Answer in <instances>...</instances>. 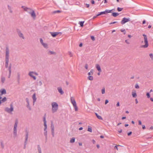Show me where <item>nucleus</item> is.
Instances as JSON below:
<instances>
[{
    "instance_id": "nucleus-16",
    "label": "nucleus",
    "mask_w": 153,
    "mask_h": 153,
    "mask_svg": "<svg viewBox=\"0 0 153 153\" xmlns=\"http://www.w3.org/2000/svg\"><path fill=\"white\" fill-rule=\"evenodd\" d=\"M50 33L53 37H55L59 33L58 32H50Z\"/></svg>"
},
{
    "instance_id": "nucleus-19",
    "label": "nucleus",
    "mask_w": 153,
    "mask_h": 153,
    "mask_svg": "<svg viewBox=\"0 0 153 153\" xmlns=\"http://www.w3.org/2000/svg\"><path fill=\"white\" fill-rule=\"evenodd\" d=\"M9 59H5V67L6 68L8 67Z\"/></svg>"
},
{
    "instance_id": "nucleus-56",
    "label": "nucleus",
    "mask_w": 153,
    "mask_h": 153,
    "mask_svg": "<svg viewBox=\"0 0 153 153\" xmlns=\"http://www.w3.org/2000/svg\"><path fill=\"white\" fill-rule=\"evenodd\" d=\"M108 102V100H106L105 101V104H106Z\"/></svg>"
},
{
    "instance_id": "nucleus-42",
    "label": "nucleus",
    "mask_w": 153,
    "mask_h": 153,
    "mask_svg": "<svg viewBox=\"0 0 153 153\" xmlns=\"http://www.w3.org/2000/svg\"><path fill=\"white\" fill-rule=\"evenodd\" d=\"M26 101L27 102V104H29V99L28 98H26Z\"/></svg>"
},
{
    "instance_id": "nucleus-40",
    "label": "nucleus",
    "mask_w": 153,
    "mask_h": 153,
    "mask_svg": "<svg viewBox=\"0 0 153 153\" xmlns=\"http://www.w3.org/2000/svg\"><path fill=\"white\" fill-rule=\"evenodd\" d=\"M112 11V10H105V12H106V13H111V11Z\"/></svg>"
},
{
    "instance_id": "nucleus-47",
    "label": "nucleus",
    "mask_w": 153,
    "mask_h": 153,
    "mask_svg": "<svg viewBox=\"0 0 153 153\" xmlns=\"http://www.w3.org/2000/svg\"><path fill=\"white\" fill-rule=\"evenodd\" d=\"M1 146L2 148H4V145L2 142H1Z\"/></svg>"
},
{
    "instance_id": "nucleus-13",
    "label": "nucleus",
    "mask_w": 153,
    "mask_h": 153,
    "mask_svg": "<svg viewBox=\"0 0 153 153\" xmlns=\"http://www.w3.org/2000/svg\"><path fill=\"white\" fill-rule=\"evenodd\" d=\"M32 98L33 100V105H34L35 102L36 101V94H34L32 96Z\"/></svg>"
},
{
    "instance_id": "nucleus-7",
    "label": "nucleus",
    "mask_w": 153,
    "mask_h": 153,
    "mask_svg": "<svg viewBox=\"0 0 153 153\" xmlns=\"http://www.w3.org/2000/svg\"><path fill=\"white\" fill-rule=\"evenodd\" d=\"M34 75H38V74L36 72L32 71H30L28 73V75L30 76L34 80H35L36 79V78L34 76Z\"/></svg>"
},
{
    "instance_id": "nucleus-20",
    "label": "nucleus",
    "mask_w": 153,
    "mask_h": 153,
    "mask_svg": "<svg viewBox=\"0 0 153 153\" xmlns=\"http://www.w3.org/2000/svg\"><path fill=\"white\" fill-rule=\"evenodd\" d=\"M119 13H113L112 15L114 17H116L119 15Z\"/></svg>"
},
{
    "instance_id": "nucleus-50",
    "label": "nucleus",
    "mask_w": 153,
    "mask_h": 153,
    "mask_svg": "<svg viewBox=\"0 0 153 153\" xmlns=\"http://www.w3.org/2000/svg\"><path fill=\"white\" fill-rule=\"evenodd\" d=\"M51 129L54 128V126H53V123H52L51 124Z\"/></svg>"
},
{
    "instance_id": "nucleus-64",
    "label": "nucleus",
    "mask_w": 153,
    "mask_h": 153,
    "mask_svg": "<svg viewBox=\"0 0 153 153\" xmlns=\"http://www.w3.org/2000/svg\"><path fill=\"white\" fill-rule=\"evenodd\" d=\"M135 102L136 104H137L138 103V101L137 99H135Z\"/></svg>"
},
{
    "instance_id": "nucleus-33",
    "label": "nucleus",
    "mask_w": 153,
    "mask_h": 153,
    "mask_svg": "<svg viewBox=\"0 0 153 153\" xmlns=\"http://www.w3.org/2000/svg\"><path fill=\"white\" fill-rule=\"evenodd\" d=\"M88 131H89V132H92V130L91 128V127H88Z\"/></svg>"
},
{
    "instance_id": "nucleus-43",
    "label": "nucleus",
    "mask_w": 153,
    "mask_h": 153,
    "mask_svg": "<svg viewBox=\"0 0 153 153\" xmlns=\"http://www.w3.org/2000/svg\"><path fill=\"white\" fill-rule=\"evenodd\" d=\"M27 108H28L29 110H30L31 109V108L30 107V106L29 105V104H27Z\"/></svg>"
},
{
    "instance_id": "nucleus-21",
    "label": "nucleus",
    "mask_w": 153,
    "mask_h": 153,
    "mask_svg": "<svg viewBox=\"0 0 153 153\" xmlns=\"http://www.w3.org/2000/svg\"><path fill=\"white\" fill-rule=\"evenodd\" d=\"M118 147H123V146L120 145H117L114 147V149H117V150H118Z\"/></svg>"
},
{
    "instance_id": "nucleus-49",
    "label": "nucleus",
    "mask_w": 153,
    "mask_h": 153,
    "mask_svg": "<svg viewBox=\"0 0 153 153\" xmlns=\"http://www.w3.org/2000/svg\"><path fill=\"white\" fill-rule=\"evenodd\" d=\"M135 87L136 88H139V86L138 85V84H136L135 86Z\"/></svg>"
},
{
    "instance_id": "nucleus-46",
    "label": "nucleus",
    "mask_w": 153,
    "mask_h": 153,
    "mask_svg": "<svg viewBox=\"0 0 153 153\" xmlns=\"http://www.w3.org/2000/svg\"><path fill=\"white\" fill-rule=\"evenodd\" d=\"M68 54L70 55V57H72L73 56L72 53L70 52H68Z\"/></svg>"
},
{
    "instance_id": "nucleus-54",
    "label": "nucleus",
    "mask_w": 153,
    "mask_h": 153,
    "mask_svg": "<svg viewBox=\"0 0 153 153\" xmlns=\"http://www.w3.org/2000/svg\"><path fill=\"white\" fill-rule=\"evenodd\" d=\"M101 13L102 15L103 14H106V12H105V11H103V12H101Z\"/></svg>"
},
{
    "instance_id": "nucleus-37",
    "label": "nucleus",
    "mask_w": 153,
    "mask_h": 153,
    "mask_svg": "<svg viewBox=\"0 0 153 153\" xmlns=\"http://www.w3.org/2000/svg\"><path fill=\"white\" fill-rule=\"evenodd\" d=\"M150 57L151 58L152 60H153V55L152 53H150L149 55Z\"/></svg>"
},
{
    "instance_id": "nucleus-14",
    "label": "nucleus",
    "mask_w": 153,
    "mask_h": 153,
    "mask_svg": "<svg viewBox=\"0 0 153 153\" xmlns=\"http://www.w3.org/2000/svg\"><path fill=\"white\" fill-rule=\"evenodd\" d=\"M96 67L98 70V71L99 72H101V70L100 67V65L98 64H96Z\"/></svg>"
},
{
    "instance_id": "nucleus-53",
    "label": "nucleus",
    "mask_w": 153,
    "mask_h": 153,
    "mask_svg": "<svg viewBox=\"0 0 153 153\" xmlns=\"http://www.w3.org/2000/svg\"><path fill=\"white\" fill-rule=\"evenodd\" d=\"M138 123H139V125H141L142 124V123L140 120H139L138 121Z\"/></svg>"
},
{
    "instance_id": "nucleus-27",
    "label": "nucleus",
    "mask_w": 153,
    "mask_h": 153,
    "mask_svg": "<svg viewBox=\"0 0 153 153\" xmlns=\"http://www.w3.org/2000/svg\"><path fill=\"white\" fill-rule=\"evenodd\" d=\"M88 79L90 80H92L93 79V77L92 76H88Z\"/></svg>"
},
{
    "instance_id": "nucleus-45",
    "label": "nucleus",
    "mask_w": 153,
    "mask_h": 153,
    "mask_svg": "<svg viewBox=\"0 0 153 153\" xmlns=\"http://www.w3.org/2000/svg\"><path fill=\"white\" fill-rule=\"evenodd\" d=\"M91 38L93 41H94L95 39L94 37L93 36H91Z\"/></svg>"
},
{
    "instance_id": "nucleus-58",
    "label": "nucleus",
    "mask_w": 153,
    "mask_h": 153,
    "mask_svg": "<svg viewBox=\"0 0 153 153\" xmlns=\"http://www.w3.org/2000/svg\"><path fill=\"white\" fill-rule=\"evenodd\" d=\"M116 106L117 107H119L120 106V104H119V102H118Z\"/></svg>"
},
{
    "instance_id": "nucleus-9",
    "label": "nucleus",
    "mask_w": 153,
    "mask_h": 153,
    "mask_svg": "<svg viewBox=\"0 0 153 153\" xmlns=\"http://www.w3.org/2000/svg\"><path fill=\"white\" fill-rule=\"evenodd\" d=\"M10 108H9L8 107H6L5 109V111L7 112L10 113L13 111V105L12 104L10 105Z\"/></svg>"
},
{
    "instance_id": "nucleus-2",
    "label": "nucleus",
    "mask_w": 153,
    "mask_h": 153,
    "mask_svg": "<svg viewBox=\"0 0 153 153\" xmlns=\"http://www.w3.org/2000/svg\"><path fill=\"white\" fill-rule=\"evenodd\" d=\"M43 121L44 123V126L45 127L44 128V134L45 136L46 139H47V126L46 124V114H45L44 117L43 118Z\"/></svg>"
},
{
    "instance_id": "nucleus-35",
    "label": "nucleus",
    "mask_w": 153,
    "mask_h": 153,
    "mask_svg": "<svg viewBox=\"0 0 153 153\" xmlns=\"http://www.w3.org/2000/svg\"><path fill=\"white\" fill-rule=\"evenodd\" d=\"M48 53L50 54H55V53L53 52L52 51H50L48 52Z\"/></svg>"
},
{
    "instance_id": "nucleus-29",
    "label": "nucleus",
    "mask_w": 153,
    "mask_h": 153,
    "mask_svg": "<svg viewBox=\"0 0 153 153\" xmlns=\"http://www.w3.org/2000/svg\"><path fill=\"white\" fill-rule=\"evenodd\" d=\"M5 78L4 77H2L1 78V81L2 83H4L5 80Z\"/></svg>"
},
{
    "instance_id": "nucleus-41",
    "label": "nucleus",
    "mask_w": 153,
    "mask_h": 153,
    "mask_svg": "<svg viewBox=\"0 0 153 153\" xmlns=\"http://www.w3.org/2000/svg\"><path fill=\"white\" fill-rule=\"evenodd\" d=\"M146 96H147V98H149L150 97V96L149 93L148 92L146 94Z\"/></svg>"
},
{
    "instance_id": "nucleus-36",
    "label": "nucleus",
    "mask_w": 153,
    "mask_h": 153,
    "mask_svg": "<svg viewBox=\"0 0 153 153\" xmlns=\"http://www.w3.org/2000/svg\"><path fill=\"white\" fill-rule=\"evenodd\" d=\"M54 128H52V129H51V132H52V135L53 136V137L54 136Z\"/></svg>"
},
{
    "instance_id": "nucleus-34",
    "label": "nucleus",
    "mask_w": 153,
    "mask_h": 153,
    "mask_svg": "<svg viewBox=\"0 0 153 153\" xmlns=\"http://www.w3.org/2000/svg\"><path fill=\"white\" fill-rule=\"evenodd\" d=\"M120 31L122 32H123L124 34H126V31H125V30L124 29H122L120 30Z\"/></svg>"
},
{
    "instance_id": "nucleus-15",
    "label": "nucleus",
    "mask_w": 153,
    "mask_h": 153,
    "mask_svg": "<svg viewBox=\"0 0 153 153\" xmlns=\"http://www.w3.org/2000/svg\"><path fill=\"white\" fill-rule=\"evenodd\" d=\"M18 34L19 37L21 38H22L23 39H25L24 36L23 35V34L21 33L20 31H19L18 32Z\"/></svg>"
},
{
    "instance_id": "nucleus-22",
    "label": "nucleus",
    "mask_w": 153,
    "mask_h": 153,
    "mask_svg": "<svg viewBox=\"0 0 153 153\" xmlns=\"http://www.w3.org/2000/svg\"><path fill=\"white\" fill-rule=\"evenodd\" d=\"M38 150V151L39 153H41V148L39 145H38L37 146Z\"/></svg>"
},
{
    "instance_id": "nucleus-38",
    "label": "nucleus",
    "mask_w": 153,
    "mask_h": 153,
    "mask_svg": "<svg viewBox=\"0 0 153 153\" xmlns=\"http://www.w3.org/2000/svg\"><path fill=\"white\" fill-rule=\"evenodd\" d=\"M123 9V8L118 7L117 8V10L118 11L120 12Z\"/></svg>"
},
{
    "instance_id": "nucleus-52",
    "label": "nucleus",
    "mask_w": 153,
    "mask_h": 153,
    "mask_svg": "<svg viewBox=\"0 0 153 153\" xmlns=\"http://www.w3.org/2000/svg\"><path fill=\"white\" fill-rule=\"evenodd\" d=\"M85 68L86 69H88V65L87 64H86L85 65Z\"/></svg>"
},
{
    "instance_id": "nucleus-60",
    "label": "nucleus",
    "mask_w": 153,
    "mask_h": 153,
    "mask_svg": "<svg viewBox=\"0 0 153 153\" xmlns=\"http://www.w3.org/2000/svg\"><path fill=\"white\" fill-rule=\"evenodd\" d=\"M39 84L40 85H42V82L41 81H40L39 82Z\"/></svg>"
},
{
    "instance_id": "nucleus-57",
    "label": "nucleus",
    "mask_w": 153,
    "mask_h": 153,
    "mask_svg": "<svg viewBox=\"0 0 153 153\" xmlns=\"http://www.w3.org/2000/svg\"><path fill=\"white\" fill-rule=\"evenodd\" d=\"M131 134H132V132L131 131L130 132L128 133V136H130V135H131Z\"/></svg>"
},
{
    "instance_id": "nucleus-28",
    "label": "nucleus",
    "mask_w": 153,
    "mask_h": 153,
    "mask_svg": "<svg viewBox=\"0 0 153 153\" xmlns=\"http://www.w3.org/2000/svg\"><path fill=\"white\" fill-rule=\"evenodd\" d=\"M17 78H18V82H19L20 79V74L19 73H18L17 74Z\"/></svg>"
},
{
    "instance_id": "nucleus-63",
    "label": "nucleus",
    "mask_w": 153,
    "mask_h": 153,
    "mask_svg": "<svg viewBox=\"0 0 153 153\" xmlns=\"http://www.w3.org/2000/svg\"><path fill=\"white\" fill-rule=\"evenodd\" d=\"M117 22H112V23H111L110 24H114L116 23Z\"/></svg>"
},
{
    "instance_id": "nucleus-3",
    "label": "nucleus",
    "mask_w": 153,
    "mask_h": 153,
    "mask_svg": "<svg viewBox=\"0 0 153 153\" xmlns=\"http://www.w3.org/2000/svg\"><path fill=\"white\" fill-rule=\"evenodd\" d=\"M52 107V111L53 113L56 112L58 109V105L57 103L55 102H53L51 103Z\"/></svg>"
},
{
    "instance_id": "nucleus-51",
    "label": "nucleus",
    "mask_w": 153,
    "mask_h": 153,
    "mask_svg": "<svg viewBox=\"0 0 153 153\" xmlns=\"http://www.w3.org/2000/svg\"><path fill=\"white\" fill-rule=\"evenodd\" d=\"M125 42H126V43L127 44H129L130 43V42H129V41L128 40H126V41H125Z\"/></svg>"
},
{
    "instance_id": "nucleus-4",
    "label": "nucleus",
    "mask_w": 153,
    "mask_h": 153,
    "mask_svg": "<svg viewBox=\"0 0 153 153\" xmlns=\"http://www.w3.org/2000/svg\"><path fill=\"white\" fill-rule=\"evenodd\" d=\"M70 100L72 104L75 111H77L78 110V107L76 105V102L74 98L73 97H71L70 98Z\"/></svg>"
},
{
    "instance_id": "nucleus-48",
    "label": "nucleus",
    "mask_w": 153,
    "mask_h": 153,
    "mask_svg": "<svg viewBox=\"0 0 153 153\" xmlns=\"http://www.w3.org/2000/svg\"><path fill=\"white\" fill-rule=\"evenodd\" d=\"M40 41L41 43L42 44L44 43L43 42V41L42 39V38H40Z\"/></svg>"
},
{
    "instance_id": "nucleus-24",
    "label": "nucleus",
    "mask_w": 153,
    "mask_h": 153,
    "mask_svg": "<svg viewBox=\"0 0 153 153\" xmlns=\"http://www.w3.org/2000/svg\"><path fill=\"white\" fill-rule=\"evenodd\" d=\"M84 22V21H81L79 22V24L80 25V26L81 27H83V24Z\"/></svg>"
},
{
    "instance_id": "nucleus-1",
    "label": "nucleus",
    "mask_w": 153,
    "mask_h": 153,
    "mask_svg": "<svg viewBox=\"0 0 153 153\" xmlns=\"http://www.w3.org/2000/svg\"><path fill=\"white\" fill-rule=\"evenodd\" d=\"M22 7L23 8L25 11H27L30 14L32 17L35 19L36 17V15L34 11L32 9L27 7L25 6H22Z\"/></svg>"
},
{
    "instance_id": "nucleus-17",
    "label": "nucleus",
    "mask_w": 153,
    "mask_h": 153,
    "mask_svg": "<svg viewBox=\"0 0 153 153\" xmlns=\"http://www.w3.org/2000/svg\"><path fill=\"white\" fill-rule=\"evenodd\" d=\"M57 89L58 91L61 94H63L64 93L63 91L62 90V88L61 87H58Z\"/></svg>"
},
{
    "instance_id": "nucleus-39",
    "label": "nucleus",
    "mask_w": 153,
    "mask_h": 153,
    "mask_svg": "<svg viewBox=\"0 0 153 153\" xmlns=\"http://www.w3.org/2000/svg\"><path fill=\"white\" fill-rule=\"evenodd\" d=\"M97 117L99 120H102V117L101 116H99V115H98V116Z\"/></svg>"
},
{
    "instance_id": "nucleus-30",
    "label": "nucleus",
    "mask_w": 153,
    "mask_h": 153,
    "mask_svg": "<svg viewBox=\"0 0 153 153\" xmlns=\"http://www.w3.org/2000/svg\"><path fill=\"white\" fill-rule=\"evenodd\" d=\"M101 92H102V94H103L105 93V88H103L102 89Z\"/></svg>"
},
{
    "instance_id": "nucleus-8",
    "label": "nucleus",
    "mask_w": 153,
    "mask_h": 153,
    "mask_svg": "<svg viewBox=\"0 0 153 153\" xmlns=\"http://www.w3.org/2000/svg\"><path fill=\"white\" fill-rule=\"evenodd\" d=\"M10 50L9 47L7 46L6 47L5 50V59H9Z\"/></svg>"
},
{
    "instance_id": "nucleus-31",
    "label": "nucleus",
    "mask_w": 153,
    "mask_h": 153,
    "mask_svg": "<svg viewBox=\"0 0 153 153\" xmlns=\"http://www.w3.org/2000/svg\"><path fill=\"white\" fill-rule=\"evenodd\" d=\"M42 45L45 48H48V45L47 44L43 43Z\"/></svg>"
},
{
    "instance_id": "nucleus-25",
    "label": "nucleus",
    "mask_w": 153,
    "mask_h": 153,
    "mask_svg": "<svg viewBox=\"0 0 153 153\" xmlns=\"http://www.w3.org/2000/svg\"><path fill=\"white\" fill-rule=\"evenodd\" d=\"M93 69H91V70L88 73V75L89 76L90 75H92L93 74Z\"/></svg>"
},
{
    "instance_id": "nucleus-61",
    "label": "nucleus",
    "mask_w": 153,
    "mask_h": 153,
    "mask_svg": "<svg viewBox=\"0 0 153 153\" xmlns=\"http://www.w3.org/2000/svg\"><path fill=\"white\" fill-rule=\"evenodd\" d=\"M91 4H94L95 3V2L93 0H92L91 1Z\"/></svg>"
},
{
    "instance_id": "nucleus-32",
    "label": "nucleus",
    "mask_w": 153,
    "mask_h": 153,
    "mask_svg": "<svg viewBox=\"0 0 153 153\" xmlns=\"http://www.w3.org/2000/svg\"><path fill=\"white\" fill-rule=\"evenodd\" d=\"M11 65H10V66L8 67V70H9V74H11Z\"/></svg>"
},
{
    "instance_id": "nucleus-6",
    "label": "nucleus",
    "mask_w": 153,
    "mask_h": 153,
    "mask_svg": "<svg viewBox=\"0 0 153 153\" xmlns=\"http://www.w3.org/2000/svg\"><path fill=\"white\" fill-rule=\"evenodd\" d=\"M143 36L144 37V41L145 44L141 46V48H146L149 45L148 43L146 35L145 34H143Z\"/></svg>"
},
{
    "instance_id": "nucleus-10",
    "label": "nucleus",
    "mask_w": 153,
    "mask_h": 153,
    "mask_svg": "<svg viewBox=\"0 0 153 153\" xmlns=\"http://www.w3.org/2000/svg\"><path fill=\"white\" fill-rule=\"evenodd\" d=\"M130 21V18H124L121 22V23L122 25H123L126 23Z\"/></svg>"
},
{
    "instance_id": "nucleus-11",
    "label": "nucleus",
    "mask_w": 153,
    "mask_h": 153,
    "mask_svg": "<svg viewBox=\"0 0 153 153\" xmlns=\"http://www.w3.org/2000/svg\"><path fill=\"white\" fill-rule=\"evenodd\" d=\"M28 133L27 131L26 132L25 135V145L24 147V149H25L26 148V145L27 144V141L28 138Z\"/></svg>"
},
{
    "instance_id": "nucleus-18",
    "label": "nucleus",
    "mask_w": 153,
    "mask_h": 153,
    "mask_svg": "<svg viewBox=\"0 0 153 153\" xmlns=\"http://www.w3.org/2000/svg\"><path fill=\"white\" fill-rule=\"evenodd\" d=\"M132 95L133 97L135 98L137 96V95L135 91H134L132 92Z\"/></svg>"
},
{
    "instance_id": "nucleus-26",
    "label": "nucleus",
    "mask_w": 153,
    "mask_h": 153,
    "mask_svg": "<svg viewBox=\"0 0 153 153\" xmlns=\"http://www.w3.org/2000/svg\"><path fill=\"white\" fill-rule=\"evenodd\" d=\"M7 7H8V10H9L10 13H12L13 12V11L12 10L11 7H10L9 5H8Z\"/></svg>"
},
{
    "instance_id": "nucleus-5",
    "label": "nucleus",
    "mask_w": 153,
    "mask_h": 153,
    "mask_svg": "<svg viewBox=\"0 0 153 153\" xmlns=\"http://www.w3.org/2000/svg\"><path fill=\"white\" fill-rule=\"evenodd\" d=\"M18 123L17 119L16 120L13 128V137H15L17 136V128Z\"/></svg>"
},
{
    "instance_id": "nucleus-44",
    "label": "nucleus",
    "mask_w": 153,
    "mask_h": 153,
    "mask_svg": "<svg viewBox=\"0 0 153 153\" xmlns=\"http://www.w3.org/2000/svg\"><path fill=\"white\" fill-rule=\"evenodd\" d=\"M60 12V11L58 10L56 11H55L53 12V13H59Z\"/></svg>"
},
{
    "instance_id": "nucleus-12",
    "label": "nucleus",
    "mask_w": 153,
    "mask_h": 153,
    "mask_svg": "<svg viewBox=\"0 0 153 153\" xmlns=\"http://www.w3.org/2000/svg\"><path fill=\"white\" fill-rule=\"evenodd\" d=\"M0 93H1L0 96L1 97L3 94H6V91L5 89H2L0 90Z\"/></svg>"
},
{
    "instance_id": "nucleus-62",
    "label": "nucleus",
    "mask_w": 153,
    "mask_h": 153,
    "mask_svg": "<svg viewBox=\"0 0 153 153\" xmlns=\"http://www.w3.org/2000/svg\"><path fill=\"white\" fill-rule=\"evenodd\" d=\"M102 15V14H101V12H100V13H98L97 15V16H100V15Z\"/></svg>"
},
{
    "instance_id": "nucleus-55",
    "label": "nucleus",
    "mask_w": 153,
    "mask_h": 153,
    "mask_svg": "<svg viewBox=\"0 0 153 153\" xmlns=\"http://www.w3.org/2000/svg\"><path fill=\"white\" fill-rule=\"evenodd\" d=\"M85 5L87 8H88L89 7V4H86Z\"/></svg>"
},
{
    "instance_id": "nucleus-59",
    "label": "nucleus",
    "mask_w": 153,
    "mask_h": 153,
    "mask_svg": "<svg viewBox=\"0 0 153 153\" xmlns=\"http://www.w3.org/2000/svg\"><path fill=\"white\" fill-rule=\"evenodd\" d=\"M142 128L143 129H145V126L144 125H142Z\"/></svg>"
},
{
    "instance_id": "nucleus-23",
    "label": "nucleus",
    "mask_w": 153,
    "mask_h": 153,
    "mask_svg": "<svg viewBox=\"0 0 153 153\" xmlns=\"http://www.w3.org/2000/svg\"><path fill=\"white\" fill-rule=\"evenodd\" d=\"M75 140V138L74 137H73L70 140V142L71 143H73L74 142Z\"/></svg>"
}]
</instances>
